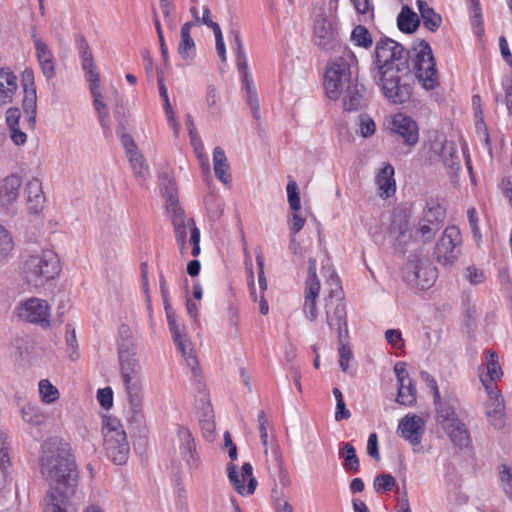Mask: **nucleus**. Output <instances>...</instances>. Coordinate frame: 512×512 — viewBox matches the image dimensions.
<instances>
[{"label":"nucleus","instance_id":"obj_1","mask_svg":"<svg viewBox=\"0 0 512 512\" xmlns=\"http://www.w3.org/2000/svg\"><path fill=\"white\" fill-rule=\"evenodd\" d=\"M375 65L381 90L393 104L410 100L412 70L426 90L435 89L439 84L435 58L425 40L414 43L411 49L406 50L393 39L381 37L375 47Z\"/></svg>","mask_w":512,"mask_h":512},{"label":"nucleus","instance_id":"obj_2","mask_svg":"<svg viewBox=\"0 0 512 512\" xmlns=\"http://www.w3.org/2000/svg\"><path fill=\"white\" fill-rule=\"evenodd\" d=\"M39 466L50 485L44 498L45 512H77L83 496L78 491L79 471L71 445L60 437L46 439Z\"/></svg>","mask_w":512,"mask_h":512},{"label":"nucleus","instance_id":"obj_3","mask_svg":"<svg viewBox=\"0 0 512 512\" xmlns=\"http://www.w3.org/2000/svg\"><path fill=\"white\" fill-rule=\"evenodd\" d=\"M354 58L350 50H345L342 56L328 63L325 72L324 88L327 96L337 100L343 95V107L347 111H357L366 102L364 86L352 78L350 64Z\"/></svg>","mask_w":512,"mask_h":512},{"label":"nucleus","instance_id":"obj_4","mask_svg":"<svg viewBox=\"0 0 512 512\" xmlns=\"http://www.w3.org/2000/svg\"><path fill=\"white\" fill-rule=\"evenodd\" d=\"M160 187L162 195L166 199L167 210L171 214L176 241L181 243L187 240L188 232L191 233V229L196 227L195 222L185 215L184 210L179 205L174 180L168 175H164L161 177Z\"/></svg>","mask_w":512,"mask_h":512},{"label":"nucleus","instance_id":"obj_5","mask_svg":"<svg viewBox=\"0 0 512 512\" xmlns=\"http://www.w3.org/2000/svg\"><path fill=\"white\" fill-rule=\"evenodd\" d=\"M414 253L410 254L403 267V278L411 286L421 290L430 288L436 280V268L430 260L423 255L422 249L417 245Z\"/></svg>","mask_w":512,"mask_h":512},{"label":"nucleus","instance_id":"obj_6","mask_svg":"<svg viewBox=\"0 0 512 512\" xmlns=\"http://www.w3.org/2000/svg\"><path fill=\"white\" fill-rule=\"evenodd\" d=\"M104 449L116 465H123L129 457V444L122 424L116 418H107L102 428Z\"/></svg>","mask_w":512,"mask_h":512},{"label":"nucleus","instance_id":"obj_7","mask_svg":"<svg viewBox=\"0 0 512 512\" xmlns=\"http://www.w3.org/2000/svg\"><path fill=\"white\" fill-rule=\"evenodd\" d=\"M60 272L57 255L51 250L42 251L39 255L30 256L24 263V273L27 281L35 286L53 279Z\"/></svg>","mask_w":512,"mask_h":512},{"label":"nucleus","instance_id":"obj_8","mask_svg":"<svg viewBox=\"0 0 512 512\" xmlns=\"http://www.w3.org/2000/svg\"><path fill=\"white\" fill-rule=\"evenodd\" d=\"M461 245L462 236L459 228L448 226L434 249L437 262L443 265L453 264L461 253Z\"/></svg>","mask_w":512,"mask_h":512},{"label":"nucleus","instance_id":"obj_9","mask_svg":"<svg viewBox=\"0 0 512 512\" xmlns=\"http://www.w3.org/2000/svg\"><path fill=\"white\" fill-rule=\"evenodd\" d=\"M326 323L331 330L337 331L338 338H348L347 311L340 292H331L325 304Z\"/></svg>","mask_w":512,"mask_h":512},{"label":"nucleus","instance_id":"obj_10","mask_svg":"<svg viewBox=\"0 0 512 512\" xmlns=\"http://www.w3.org/2000/svg\"><path fill=\"white\" fill-rule=\"evenodd\" d=\"M20 319L41 326L50 327V307L46 300L32 297L22 302L18 307Z\"/></svg>","mask_w":512,"mask_h":512},{"label":"nucleus","instance_id":"obj_11","mask_svg":"<svg viewBox=\"0 0 512 512\" xmlns=\"http://www.w3.org/2000/svg\"><path fill=\"white\" fill-rule=\"evenodd\" d=\"M314 43L320 49L330 51L340 45V39L332 21L325 16H318L314 22Z\"/></svg>","mask_w":512,"mask_h":512},{"label":"nucleus","instance_id":"obj_12","mask_svg":"<svg viewBox=\"0 0 512 512\" xmlns=\"http://www.w3.org/2000/svg\"><path fill=\"white\" fill-rule=\"evenodd\" d=\"M253 468L250 463H244L241 467V474L238 473L237 467L229 463L227 465V475L229 481L235 490L243 496L251 495L257 487V480L253 477Z\"/></svg>","mask_w":512,"mask_h":512},{"label":"nucleus","instance_id":"obj_13","mask_svg":"<svg viewBox=\"0 0 512 512\" xmlns=\"http://www.w3.org/2000/svg\"><path fill=\"white\" fill-rule=\"evenodd\" d=\"M482 382L489 396L485 404L486 416L494 428L502 429L505 426V404L503 396L499 391L487 385L484 380H482Z\"/></svg>","mask_w":512,"mask_h":512},{"label":"nucleus","instance_id":"obj_14","mask_svg":"<svg viewBox=\"0 0 512 512\" xmlns=\"http://www.w3.org/2000/svg\"><path fill=\"white\" fill-rule=\"evenodd\" d=\"M391 131L399 135L408 146H414L419 140L417 123L402 113L396 114L391 121Z\"/></svg>","mask_w":512,"mask_h":512},{"label":"nucleus","instance_id":"obj_15","mask_svg":"<svg viewBox=\"0 0 512 512\" xmlns=\"http://www.w3.org/2000/svg\"><path fill=\"white\" fill-rule=\"evenodd\" d=\"M168 326L178 351L181 353L182 357L186 361V364L191 368L193 373H196L198 368V359L194 354L193 348L191 347L190 340L188 339L187 335L182 332L181 326L177 321H172Z\"/></svg>","mask_w":512,"mask_h":512},{"label":"nucleus","instance_id":"obj_16","mask_svg":"<svg viewBox=\"0 0 512 512\" xmlns=\"http://www.w3.org/2000/svg\"><path fill=\"white\" fill-rule=\"evenodd\" d=\"M425 422L418 415H406L398 425L400 436L410 442L411 445H419L424 434Z\"/></svg>","mask_w":512,"mask_h":512},{"label":"nucleus","instance_id":"obj_17","mask_svg":"<svg viewBox=\"0 0 512 512\" xmlns=\"http://www.w3.org/2000/svg\"><path fill=\"white\" fill-rule=\"evenodd\" d=\"M118 354L123 382H129V380L141 378L140 363L134 354L129 353L128 344H120Z\"/></svg>","mask_w":512,"mask_h":512},{"label":"nucleus","instance_id":"obj_18","mask_svg":"<svg viewBox=\"0 0 512 512\" xmlns=\"http://www.w3.org/2000/svg\"><path fill=\"white\" fill-rule=\"evenodd\" d=\"M33 41L36 49V55L41 67L42 73L47 80L55 77L54 56L48 46L37 36L33 35Z\"/></svg>","mask_w":512,"mask_h":512},{"label":"nucleus","instance_id":"obj_19","mask_svg":"<svg viewBox=\"0 0 512 512\" xmlns=\"http://www.w3.org/2000/svg\"><path fill=\"white\" fill-rule=\"evenodd\" d=\"M25 193L29 212L31 214H38L41 212L45 201L41 182L36 178L30 180L26 184Z\"/></svg>","mask_w":512,"mask_h":512},{"label":"nucleus","instance_id":"obj_20","mask_svg":"<svg viewBox=\"0 0 512 512\" xmlns=\"http://www.w3.org/2000/svg\"><path fill=\"white\" fill-rule=\"evenodd\" d=\"M91 94L93 96L94 108L97 112L98 120L105 135L110 133L111 123L109 111L106 104L102 101V94L99 91V82L89 84Z\"/></svg>","mask_w":512,"mask_h":512},{"label":"nucleus","instance_id":"obj_21","mask_svg":"<svg viewBox=\"0 0 512 512\" xmlns=\"http://www.w3.org/2000/svg\"><path fill=\"white\" fill-rule=\"evenodd\" d=\"M22 181L16 174L7 176L0 187V202L4 206L13 204L18 196Z\"/></svg>","mask_w":512,"mask_h":512},{"label":"nucleus","instance_id":"obj_22","mask_svg":"<svg viewBox=\"0 0 512 512\" xmlns=\"http://www.w3.org/2000/svg\"><path fill=\"white\" fill-rule=\"evenodd\" d=\"M177 435L179 438V449L183 459L186 461L188 466L195 465L197 462L194 454L195 443L191 432L187 428L179 426Z\"/></svg>","mask_w":512,"mask_h":512},{"label":"nucleus","instance_id":"obj_23","mask_svg":"<svg viewBox=\"0 0 512 512\" xmlns=\"http://www.w3.org/2000/svg\"><path fill=\"white\" fill-rule=\"evenodd\" d=\"M434 404L436 407V419L442 428H446L449 424L455 423L459 420L456 415V406L454 401L441 400V397L439 396V400H434Z\"/></svg>","mask_w":512,"mask_h":512},{"label":"nucleus","instance_id":"obj_24","mask_svg":"<svg viewBox=\"0 0 512 512\" xmlns=\"http://www.w3.org/2000/svg\"><path fill=\"white\" fill-rule=\"evenodd\" d=\"M17 90V77L10 69H0V105L12 101Z\"/></svg>","mask_w":512,"mask_h":512},{"label":"nucleus","instance_id":"obj_25","mask_svg":"<svg viewBox=\"0 0 512 512\" xmlns=\"http://www.w3.org/2000/svg\"><path fill=\"white\" fill-rule=\"evenodd\" d=\"M376 184L378 185L380 196L388 198L396 191L394 180V168L391 164H386L376 175Z\"/></svg>","mask_w":512,"mask_h":512},{"label":"nucleus","instance_id":"obj_26","mask_svg":"<svg viewBox=\"0 0 512 512\" xmlns=\"http://www.w3.org/2000/svg\"><path fill=\"white\" fill-rule=\"evenodd\" d=\"M192 23H184L180 30V42L177 51L183 60H192L196 56V46L191 37Z\"/></svg>","mask_w":512,"mask_h":512},{"label":"nucleus","instance_id":"obj_27","mask_svg":"<svg viewBox=\"0 0 512 512\" xmlns=\"http://www.w3.org/2000/svg\"><path fill=\"white\" fill-rule=\"evenodd\" d=\"M124 385L133 416L138 417L142 410V378L129 380Z\"/></svg>","mask_w":512,"mask_h":512},{"label":"nucleus","instance_id":"obj_28","mask_svg":"<svg viewBox=\"0 0 512 512\" xmlns=\"http://www.w3.org/2000/svg\"><path fill=\"white\" fill-rule=\"evenodd\" d=\"M443 429L447 432L452 443L460 449L467 448L471 444L470 433L466 425L460 420Z\"/></svg>","mask_w":512,"mask_h":512},{"label":"nucleus","instance_id":"obj_29","mask_svg":"<svg viewBox=\"0 0 512 512\" xmlns=\"http://www.w3.org/2000/svg\"><path fill=\"white\" fill-rule=\"evenodd\" d=\"M394 372L399 384L396 401L404 406H412L414 398L411 394H405V382L411 379L406 370V364L404 362H397L394 366Z\"/></svg>","mask_w":512,"mask_h":512},{"label":"nucleus","instance_id":"obj_30","mask_svg":"<svg viewBox=\"0 0 512 512\" xmlns=\"http://www.w3.org/2000/svg\"><path fill=\"white\" fill-rule=\"evenodd\" d=\"M22 420L32 427H41L47 420V414L36 404L27 402L20 409Z\"/></svg>","mask_w":512,"mask_h":512},{"label":"nucleus","instance_id":"obj_31","mask_svg":"<svg viewBox=\"0 0 512 512\" xmlns=\"http://www.w3.org/2000/svg\"><path fill=\"white\" fill-rule=\"evenodd\" d=\"M417 8L419 10L423 25L431 32L438 30L442 23V17L431 8L427 2L417 0Z\"/></svg>","mask_w":512,"mask_h":512},{"label":"nucleus","instance_id":"obj_32","mask_svg":"<svg viewBox=\"0 0 512 512\" xmlns=\"http://www.w3.org/2000/svg\"><path fill=\"white\" fill-rule=\"evenodd\" d=\"M213 164L216 177L224 184L231 181V174L228 172L229 164L224 150L221 147H215L213 150Z\"/></svg>","mask_w":512,"mask_h":512},{"label":"nucleus","instance_id":"obj_33","mask_svg":"<svg viewBox=\"0 0 512 512\" xmlns=\"http://www.w3.org/2000/svg\"><path fill=\"white\" fill-rule=\"evenodd\" d=\"M319 292L320 287H316L315 284L305 286L303 312L310 322H314L318 317L317 298Z\"/></svg>","mask_w":512,"mask_h":512},{"label":"nucleus","instance_id":"obj_34","mask_svg":"<svg viewBox=\"0 0 512 512\" xmlns=\"http://www.w3.org/2000/svg\"><path fill=\"white\" fill-rule=\"evenodd\" d=\"M339 456L343 459V468L347 472L357 473L360 468V461L356 455L355 447L350 442L340 444Z\"/></svg>","mask_w":512,"mask_h":512},{"label":"nucleus","instance_id":"obj_35","mask_svg":"<svg viewBox=\"0 0 512 512\" xmlns=\"http://www.w3.org/2000/svg\"><path fill=\"white\" fill-rule=\"evenodd\" d=\"M242 88L245 91L246 103L249 106L252 116L255 119L260 118V106L257 90L252 77L245 75V79H241Z\"/></svg>","mask_w":512,"mask_h":512},{"label":"nucleus","instance_id":"obj_36","mask_svg":"<svg viewBox=\"0 0 512 512\" xmlns=\"http://www.w3.org/2000/svg\"><path fill=\"white\" fill-rule=\"evenodd\" d=\"M420 24L417 14L408 6H403L398 17L397 25L404 33H413Z\"/></svg>","mask_w":512,"mask_h":512},{"label":"nucleus","instance_id":"obj_37","mask_svg":"<svg viewBox=\"0 0 512 512\" xmlns=\"http://www.w3.org/2000/svg\"><path fill=\"white\" fill-rule=\"evenodd\" d=\"M418 238L415 237V231L413 232L407 222H401L399 224L398 235L395 239V249L401 254L407 252V247L411 244H417Z\"/></svg>","mask_w":512,"mask_h":512},{"label":"nucleus","instance_id":"obj_38","mask_svg":"<svg viewBox=\"0 0 512 512\" xmlns=\"http://www.w3.org/2000/svg\"><path fill=\"white\" fill-rule=\"evenodd\" d=\"M445 219V209L433 200L427 202L425 209L423 210V216L421 220L428 222L430 225L441 227L442 222Z\"/></svg>","mask_w":512,"mask_h":512},{"label":"nucleus","instance_id":"obj_39","mask_svg":"<svg viewBox=\"0 0 512 512\" xmlns=\"http://www.w3.org/2000/svg\"><path fill=\"white\" fill-rule=\"evenodd\" d=\"M271 456L274 474H276L282 486L288 487L291 484V480L277 445L271 447Z\"/></svg>","mask_w":512,"mask_h":512},{"label":"nucleus","instance_id":"obj_40","mask_svg":"<svg viewBox=\"0 0 512 512\" xmlns=\"http://www.w3.org/2000/svg\"><path fill=\"white\" fill-rule=\"evenodd\" d=\"M157 81H158L159 94L164 102V109H165V113L168 118V122L173 127L174 133L177 135L179 127L175 120V113L173 111L172 105L169 100L168 91H167V87L165 86V83H164V76H163L162 71L158 72Z\"/></svg>","mask_w":512,"mask_h":512},{"label":"nucleus","instance_id":"obj_41","mask_svg":"<svg viewBox=\"0 0 512 512\" xmlns=\"http://www.w3.org/2000/svg\"><path fill=\"white\" fill-rule=\"evenodd\" d=\"M22 106L31 124L36 121L37 95L35 87H27L24 90Z\"/></svg>","mask_w":512,"mask_h":512},{"label":"nucleus","instance_id":"obj_42","mask_svg":"<svg viewBox=\"0 0 512 512\" xmlns=\"http://www.w3.org/2000/svg\"><path fill=\"white\" fill-rule=\"evenodd\" d=\"M81 58L82 69L85 72L86 80L89 84L100 82L99 73L97 71L94 57L91 50L79 55Z\"/></svg>","mask_w":512,"mask_h":512},{"label":"nucleus","instance_id":"obj_43","mask_svg":"<svg viewBox=\"0 0 512 512\" xmlns=\"http://www.w3.org/2000/svg\"><path fill=\"white\" fill-rule=\"evenodd\" d=\"M131 167L134 171L135 176L141 180L145 181L149 176L148 166L145 164V159L140 151L134 152L131 155L127 156Z\"/></svg>","mask_w":512,"mask_h":512},{"label":"nucleus","instance_id":"obj_44","mask_svg":"<svg viewBox=\"0 0 512 512\" xmlns=\"http://www.w3.org/2000/svg\"><path fill=\"white\" fill-rule=\"evenodd\" d=\"M432 150L435 154L441 155L443 158V163L446 167L451 169H459L460 161L458 156L456 155V150L451 149L448 152V156L446 155L447 148L444 143L436 144L432 147Z\"/></svg>","mask_w":512,"mask_h":512},{"label":"nucleus","instance_id":"obj_45","mask_svg":"<svg viewBox=\"0 0 512 512\" xmlns=\"http://www.w3.org/2000/svg\"><path fill=\"white\" fill-rule=\"evenodd\" d=\"M432 150L435 154L441 155L443 158V163L446 167L451 169H459L460 161L458 156L456 155V150L451 149L448 152V156L446 155L447 148L444 143L436 144L432 147Z\"/></svg>","mask_w":512,"mask_h":512},{"label":"nucleus","instance_id":"obj_46","mask_svg":"<svg viewBox=\"0 0 512 512\" xmlns=\"http://www.w3.org/2000/svg\"><path fill=\"white\" fill-rule=\"evenodd\" d=\"M347 338H338L339 366L344 373H348L349 362L353 359L351 347L346 342Z\"/></svg>","mask_w":512,"mask_h":512},{"label":"nucleus","instance_id":"obj_47","mask_svg":"<svg viewBox=\"0 0 512 512\" xmlns=\"http://www.w3.org/2000/svg\"><path fill=\"white\" fill-rule=\"evenodd\" d=\"M65 340L68 347L69 358L75 361L79 358L78 341L76 331L72 324L65 326Z\"/></svg>","mask_w":512,"mask_h":512},{"label":"nucleus","instance_id":"obj_48","mask_svg":"<svg viewBox=\"0 0 512 512\" xmlns=\"http://www.w3.org/2000/svg\"><path fill=\"white\" fill-rule=\"evenodd\" d=\"M487 374L491 381H496L502 376V369L498 361V355L494 351H487L486 354Z\"/></svg>","mask_w":512,"mask_h":512},{"label":"nucleus","instance_id":"obj_49","mask_svg":"<svg viewBox=\"0 0 512 512\" xmlns=\"http://www.w3.org/2000/svg\"><path fill=\"white\" fill-rule=\"evenodd\" d=\"M39 392L42 401L47 404L55 402L59 397L57 388L53 386L47 379H43L39 382Z\"/></svg>","mask_w":512,"mask_h":512},{"label":"nucleus","instance_id":"obj_50","mask_svg":"<svg viewBox=\"0 0 512 512\" xmlns=\"http://www.w3.org/2000/svg\"><path fill=\"white\" fill-rule=\"evenodd\" d=\"M439 229V227L430 225L428 222H424V220L420 219L418 227L415 230V237L423 242H428L434 238Z\"/></svg>","mask_w":512,"mask_h":512},{"label":"nucleus","instance_id":"obj_51","mask_svg":"<svg viewBox=\"0 0 512 512\" xmlns=\"http://www.w3.org/2000/svg\"><path fill=\"white\" fill-rule=\"evenodd\" d=\"M351 38L357 46L364 48H369L373 43L368 29L362 25H358L353 29Z\"/></svg>","mask_w":512,"mask_h":512},{"label":"nucleus","instance_id":"obj_52","mask_svg":"<svg viewBox=\"0 0 512 512\" xmlns=\"http://www.w3.org/2000/svg\"><path fill=\"white\" fill-rule=\"evenodd\" d=\"M396 484L395 478L391 474L382 473L375 477L373 486L377 493L390 491Z\"/></svg>","mask_w":512,"mask_h":512},{"label":"nucleus","instance_id":"obj_53","mask_svg":"<svg viewBox=\"0 0 512 512\" xmlns=\"http://www.w3.org/2000/svg\"><path fill=\"white\" fill-rule=\"evenodd\" d=\"M471 2V24L474 27V32L477 36H481L484 32L482 24V14L479 0H470Z\"/></svg>","mask_w":512,"mask_h":512},{"label":"nucleus","instance_id":"obj_54","mask_svg":"<svg viewBox=\"0 0 512 512\" xmlns=\"http://www.w3.org/2000/svg\"><path fill=\"white\" fill-rule=\"evenodd\" d=\"M286 190L290 209L294 212L299 211L301 208V202L297 183L293 180L289 181Z\"/></svg>","mask_w":512,"mask_h":512},{"label":"nucleus","instance_id":"obj_55","mask_svg":"<svg viewBox=\"0 0 512 512\" xmlns=\"http://www.w3.org/2000/svg\"><path fill=\"white\" fill-rule=\"evenodd\" d=\"M13 249V241L9 232L0 225V261L5 259Z\"/></svg>","mask_w":512,"mask_h":512},{"label":"nucleus","instance_id":"obj_56","mask_svg":"<svg viewBox=\"0 0 512 512\" xmlns=\"http://www.w3.org/2000/svg\"><path fill=\"white\" fill-rule=\"evenodd\" d=\"M499 475L505 494L512 498V468L504 464L501 465Z\"/></svg>","mask_w":512,"mask_h":512},{"label":"nucleus","instance_id":"obj_57","mask_svg":"<svg viewBox=\"0 0 512 512\" xmlns=\"http://www.w3.org/2000/svg\"><path fill=\"white\" fill-rule=\"evenodd\" d=\"M359 128L362 137L367 138L375 133L376 125L370 116L361 114L359 115Z\"/></svg>","mask_w":512,"mask_h":512},{"label":"nucleus","instance_id":"obj_58","mask_svg":"<svg viewBox=\"0 0 512 512\" xmlns=\"http://www.w3.org/2000/svg\"><path fill=\"white\" fill-rule=\"evenodd\" d=\"M97 400L102 408L108 410L113 405V391L110 387L99 389L97 392Z\"/></svg>","mask_w":512,"mask_h":512},{"label":"nucleus","instance_id":"obj_59","mask_svg":"<svg viewBox=\"0 0 512 512\" xmlns=\"http://www.w3.org/2000/svg\"><path fill=\"white\" fill-rule=\"evenodd\" d=\"M229 40L232 49L235 51V55L245 54L242 40L240 37V32L238 29H231L229 32Z\"/></svg>","mask_w":512,"mask_h":512},{"label":"nucleus","instance_id":"obj_60","mask_svg":"<svg viewBox=\"0 0 512 512\" xmlns=\"http://www.w3.org/2000/svg\"><path fill=\"white\" fill-rule=\"evenodd\" d=\"M313 284H315L316 287H320V281L316 273V259L311 257L308 259V276L305 286H311Z\"/></svg>","mask_w":512,"mask_h":512},{"label":"nucleus","instance_id":"obj_61","mask_svg":"<svg viewBox=\"0 0 512 512\" xmlns=\"http://www.w3.org/2000/svg\"><path fill=\"white\" fill-rule=\"evenodd\" d=\"M306 220L299 214V211H292L291 219L289 222V229L291 235H296L305 225Z\"/></svg>","mask_w":512,"mask_h":512},{"label":"nucleus","instance_id":"obj_62","mask_svg":"<svg viewBox=\"0 0 512 512\" xmlns=\"http://www.w3.org/2000/svg\"><path fill=\"white\" fill-rule=\"evenodd\" d=\"M367 453L370 457L379 460L378 438L376 433H371L367 441Z\"/></svg>","mask_w":512,"mask_h":512},{"label":"nucleus","instance_id":"obj_63","mask_svg":"<svg viewBox=\"0 0 512 512\" xmlns=\"http://www.w3.org/2000/svg\"><path fill=\"white\" fill-rule=\"evenodd\" d=\"M502 86L505 92L506 107L512 116V77L502 81Z\"/></svg>","mask_w":512,"mask_h":512},{"label":"nucleus","instance_id":"obj_64","mask_svg":"<svg viewBox=\"0 0 512 512\" xmlns=\"http://www.w3.org/2000/svg\"><path fill=\"white\" fill-rule=\"evenodd\" d=\"M273 504L275 512H294L293 506L282 496L275 497Z\"/></svg>","mask_w":512,"mask_h":512}]
</instances>
